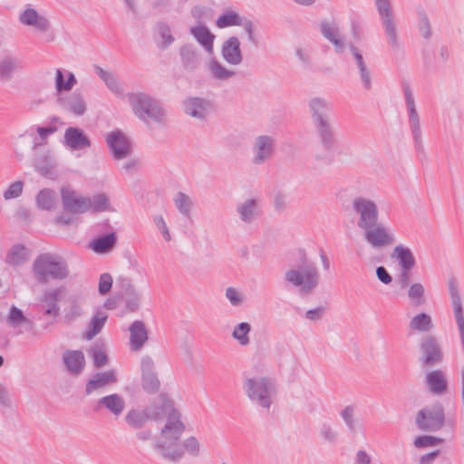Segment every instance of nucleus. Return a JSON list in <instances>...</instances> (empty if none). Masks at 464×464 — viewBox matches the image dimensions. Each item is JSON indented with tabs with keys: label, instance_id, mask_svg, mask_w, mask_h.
<instances>
[{
	"label": "nucleus",
	"instance_id": "obj_1",
	"mask_svg": "<svg viewBox=\"0 0 464 464\" xmlns=\"http://www.w3.org/2000/svg\"><path fill=\"white\" fill-rule=\"evenodd\" d=\"M285 284L298 291L301 295H312L320 285L321 276L317 266L303 254L300 264L287 269L284 274Z\"/></svg>",
	"mask_w": 464,
	"mask_h": 464
},
{
	"label": "nucleus",
	"instance_id": "obj_2",
	"mask_svg": "<svg viewBox=\"0 0 464 464\" xmlns=\"http://www.w3.org/2000/svg\"><path fill=\"white\" fill-rule=\"evenodd\" d=\"M243 390L252 402L265 410H269L277 393L276 382L268 376L246 377Z\"/></svg>",
	"mask_w": 464,
	"mask_h": 464
},
{
	"label": "nucleus",
	"instance_id": "obj_3",
	"mask_svg": "<svg viewBox=\"0 0 464 464\" xmlns=\"http://www.w3.org/2000/svg\"><path fill=\"white\" fill-rule=\"evenodd\" d=\"M33 271L40 283H47L50 278L63 280L69 276V267L66 261L53 254H42L36 257L33 265Z\"/></svg>",
	"mask_w": 464,
	"mask_h": 464
},
{
	"label": "nucleus",
	"instance_id": "obj_4",
	"mask_svg": "<svg viewBox=\"0 0 464 464\" xmlns=\"http://www.w3.org/2000/svg\"><path fill=\"white\" fill-rule=\"evenodd\" d=\"M352 209L357 216L356 225L360 229L370 228L379 219L376 203L365 197H355L352 200Z\"/></svg>",
	"mask_w": 464,
	"mask_h": 464
},
{
	"label": "nucleus",
	"instance_id": "obj_5",
	"mask_svg": "<svg viewBox=\"0 0 464 464\" xmlns=\"http://www.w3.org/2000/svg\"><path fill=\"white\" fill-rule=\"evenodd\" d=\"M128 101L137 116H163L160 102L145 92H129Z\"/></svg>",
	"mask_w": 464,
	"mask_h": 464
},
{
	"label": "nucleus",
	"instance_id": "obj_6",
	"mask_svg": "<svg viewBox=\"0 0 464 464\" xmlns=\"http://www.w3.org/2000/svg\"><path fill=\"white\" fill-rule=\"evenodd\" d=\"M444 410L440 403L423 408L416 416L418 428L425 431H436L440 430L444 424Z\"/></svg>",
	"mask_w": 464,
	"mask_h": 464
},
{
	"label": "nucleus",
	"instance_id": "obj_7",
	"mask_svg": "<svg viewBox=\"0 0 464 464\" xmlns=\"http://www.w3.org/2000/svg\"><path fill=\"white\" fill-rule=\"evenodd\" d=\"M375 5L388 43L392 48L396 49L399 46V41L395 16L391 2L390 0H375Z\"/></svg>",
	"mask_w": 464,
	"mask_h": 464
},
{
	"label": "nucleus",
	"instance_id": "obj_8",
	"mask_svg": "<svg viewBox=\"0 0 464 464\" xmlns=\"http://www.w3.org/2000/svg\"><path fill=\"white\" fill-rule=\"evenodd\" d=\"M314 125L321 139L323 151H315L314 158L323 160L325 163H331L334 160L332 149L334 144V138L328 118H316Z\"/></svg>",
	"mask_w": 464,
	"mask_h": 464
},
{
	"label": "nucleus",
	"instance_id": "obj_9",
	"mask_svg": "<svg viewBox=\"0 0 464 464\" xmlns=\"http://www.w3.org/2000/svg\"><path fill=\"white\" fill-rule=\"evenodd\" d=\"M107 146L114 160H124L132 152L131 140L121 130H114L105 138Z\"/></svg>",
	"mask_w": 464,
	"mask_h": 464
},
{
	"label": "nucleus",
	"instance_id": "obj_10",
	"mask_svg": "<svg viewBox=\"0 0 464 464\" xmlns=\"http://www.w3.org/2000/svg\"><path fill=\"white\" fill-rule=\"evenodd\" d=\"M420 351V362L424 366L431 367L443 361L442 348L433 335H426L421 339Z\"/></svg>",
	"mask_w": 464,
	"mask_h": 464
},
{
	"label": "nucleus",
	"instance_id": "obj_11",
	"mask_svg": "<svg viewBox=\"0 0 464 464\" xmlns=\"http://www.w3.org/2000/svg\"><path fill=\"white\" fill-rule=\"evenodd\" d=\"M276 149V140L270 135H259L255 138L251 151V162L254 165H262L270 160Z\"/></svg>",
	"mask_w": 464,
	"mask_h": 464
},
{
	"label": "nucleus",
	"instance_id": "obj_12",
	"mask_svg": "<svg viewBox=\"0 0 464 464\" xmlns=\"http://www.w3.org/2000/svg\"><path fill=\"white\" fill-rule=\"evenodd\" d=\"M63 208L72 214H82L90 211V197L78 194L70 187L61 188Z\"/></svg>",
	"mask_w": 464,
	"mask_h": 464
},
{
	"label": "nucleus",
	"instance_id": "obj_13",
	"mask_svg": "<svg viewBox=\"0 0 464 464\" xmlns=\"http://www.w3.org/2000/svg\"><path fill=\"white\" fill-rule=\"evenodd\" d=\"M364 240L373 248L379 249L390 246L395 242V237L391 230L378 221L370 227L363 228Z\"/></svg>",
	"mask_w": 464,
	"mask_h": 464
},
{
	"label": "nucleus",
	"instance_id": "obj_14",
	"mask_svg": "<svg viewBox=\"0 0 464 464\" xmlns=\"http://www.w3.org/2000/svg\"><path fill=\"white\" fill-rule=\"evenodd\" d=\"M66 288L58 286L47 289L41 297L43 315L55 320L60 314V301L65 296Z\"/></svg>",
	"mask_w": 464,
	"mask_h": 464
},
{
	"label": "nucleus",
	"instance_id": "obj_15",
	"mask_svg": "<svg viewBox=\"0 0 464 464\" xmlns=\"http://www.w3.org/2000/svg\"><path fill=\"white\" fill-rule=\"evenodd\" d=\"M154 449L162 459L170 462H177L184 456L179 439L160 436L154 442Z\"/></svg>",
	"mask_w": 464,
	"mask_h": 464
},
{
	"label": "nucleus",
	"instance_id": "obj_16",
	"mask_svg": "<svg viewBox=\"0 0 464 464\" xmlns=\"http://www.w3.org/2000/svg\"><path fill=\"white\" fill-rule=\"evenodd\" d=\"M63 144L71 150H81L91 147L92 143L84 131L77 127H68L64 131Z\"/></svg>",
	"mask_w": 464,
	"mask_h": 464
},
{
	"label": "nucleus",
	"instance_id": "obj_17",
	"mask_svg": "<svg viewBox=\"0 0 464 464\" xmlns=\"http://www.w3.org/2000/svg\"><path fill=\"white\" fill-rule=\"evenodd\" d=\"M57 102L65 111L76 115L84 114L87 109L85 98L79 90H75L69 95L59 97Z\"/></svg>",
	"mask_w": 464,
	"mask_h": 464
},
{
	"label": "nucleus",
	"instance_id": "obj_18",
	"mask_svg": "<svg viewBox=\"0 0 464 464\" xmlns=\"http://www.w3.org/2000/svg\"><path fill=\"white\" fill-rule=\"evenodd\" d=\"M19 22L27 26H34L40 33H47L51 30L50 21L32 7L24 9L19 14Z\"/></svg>",
	"mask_w": 464,
	"mask_h": 464
},
{
	"label": "nucleus",
	"instance_id": "obj_19",
	"mask_svg": "<svg viewBox=\"0 0 464 464\" xmlns=\"http://www.w3.org/2000/svg\"><path fill=\"white\" fill-rule=\"evenodd\" d=\"M150 419L159 421L164 418H169L173 411H179L174 408L173 401L166 395L161 393L158 401L146 409Z\"/></svg>",
	"mask_w": 464,
	"mask_h": 464
},
{
	"label": "nucleus",
	"instance_id": "obj_20",
	"mask_svg": "<svg viewBox=\"0 0 464 464\" xmlns=\"http://www.w3.org/2000/svg\"><path fill=\"white\" fill-rule=\"evenodd\" d=\"M118 381L117 374L114 370L96 372L92 375L85 385V393L92 394L93 392L102 390L110 384L116 383Z\"/></svg>",
	"mask_w": 464,
	"mask_h": 464
},
{
	"label": "nucleus",
	"instance_id": "obj_21",
	"mask_svg": "<svg viewBox=\"0 0 464 464\" xmlns=\"http://www.w3.org/2000/svg\"><path fill=\"white\" fill-rule=\"evenodd\" d=\"M185 429V424L181 420V413L179 411H173L170 416L166 419L165 424L160 430V436L180 440Z\"/></svg>",
	"mask_w": 464,
	"mask_h": 464
},
{
	"label": "nucleus",
	"instance_id": "obj_22",
	"mask_svg": "<svg viewBox=\"0 0 464 464\" xmlns=\"http://www.w3.org/2000/svg\"><path fill=\"white\" fill-rule=\"evenodd\" d=\"M351 54L356 65V68L360 74V79L362 83V86L365 90H370L372 88V78H371V71L366 64V62L362 56V53L353 43L348 44Z\"/></svg>",
	"mask_w": 464,
	"mask_h": 464
},
{
	"label": "nucleus",
	"instance_id": "obj_23",
	"mask_svg": "<svg viewBox=\"0 0 464 464\" xmlns=\"http://www.w3.org/2000/svg\"><path fill=\"white\" fill-rule=\"evenodd\" d=\"M236 211L243 223L251 224L259 216V200L246 198L237 205Z\"/></svg>",
	"mask_w": 464,
	"mask_h": 464
},
{
	"label": "nucleus",
	"instance_id": "obj_24",
	"mask_svg": "<svg viewBox=\"0 0 464 464\" xmlns=\"http://www.w3.org/2000/svg\"><path fill=\"white\" fill-rule=\"evenodd\" d=\"M224 60L231 65H237L243 60L240 49V41L236 36H231L222 44L221 50Z\"/></svg>",
	"mask_w": 464,
	"mask_h": 464
},
{
	"label": "nucleus",
	"instance_id": "obj_25",
	"mask_svg": "<svg viewBox=\"0 0 464 464\" xmlns=\"http://www.w3.org/2000/svg\"><path fill=\"white\" fill-rule=\"evenodd\" d=\"M429 391L437 395L444 394L448 389V381L443 371L437 369L426 373L424 378Z\"/></svg>",
	"mask_w": 464,
	"mask_h": 464
},
{
	"label": "nucleus",
	"instance_id": "obj_26",
	"mask_svg": "<svg viewBox=\"0 0 464 464\" xmlns=\"http://www.w3.org/2000/svg\"><path fill=\"white\" fill-rule=\"evenodd\" d=\"M63 361L71 374L79 375L84 369L85 358L82 351L67 350L63 353Z\"/></svg>",
	"mask_w": 464,
	"mask_h": 464
},
{
	"label": "nucleus",
	"instance_id": "obj_27",
	"mask_svg": "<svg viewBox=\"0 0 464 464\" xmlns=\"http://www.w3.org/2000/svg\"><path fill=\"white\" fill-rule=\"evenodd\" d=\"M102 409H106L112 415L118 417L125 409V401L123 398L117 393L106 395L97 401L95 410L100 411Z\"/></svg>",
	"mask_w": 464,
	"mask_h": 464
},
{
	"label": "nucleus",
	"instance_id": "obj_28",
	"mask_svg": "<svg viewBox=\"0 0 464 464\" xmlns=\"http://www.w3.org/2000/svg\"><path fill=\"white\" fill-rule=\"evenodd\" d=\"M94 71L113 94L120 98L124 96L123 86L115 73L108 72L99 65H94Z\"/></svg>",
	"mask_w": 464,
	"mask_h": 464
},
{
	"label": "nucleus",
	"instance_id": "obj_29",
	"mask_svg": "<svg viewBox=\"0 0 464 464\" xmlns=\"http://www.w3.org/2000/svg\"><path fill=\"white\" fill-rule=\"evenodd\" d=\"M130 346L132 351H139L148 340V334L143 322L135 321L130 328Z\"/></svg>",
	"mask_w": 464,
	"mask_h": 464
},
{
	"label": "nucleus",
	"instance_id": "obj_30",
	"mask_svg": "<svg viewBox=\"0 0 464 464\" xmlns=\"http://www.w3.org/2000/svg\"><path fill=\"white\" fill-rule=\"evenodd\" d=\"M190 34L208 53H213L215 35L207 26L199 24L198 26L191 27Z\"/></svg>",
	"mask_w": 464,
	"mask_h": 464
},
{
	"label": "nucleus",
	"instance_id": "obj_31",
	"mask_svg": "<svg viewBox=\"0 0 464 464\" xmlns=\"http://www.w3.org/2000/svg\"><path fill=\"white\" fill-rule=\"evenodd\" d=\"M179 55L185 70L195 71L199 64V54L193 44H184L179 49Z\"/></svg>",
	"mask_w": 464,
	"mask_h": 464
},
{
	"label": "nucleus",
	"instance_id": "obj_32",
	"mask_svg": "<svg viewBox=\"0 0 464 464\" xmlns=\"http://www.w3.org/2000/svg\"><path fill=\"white\" fill-rule=\"evenodd\" d=\"M320 29L324 37L334 44V51L337 53H342L344 51L345 44L339 35L338 28L332 24L322 23Z\"/></svg>",
	"mask_w": 464,
	"mask_h": 464
},
{
	"label": "nucleus",
	"instance_id": "obj_33",
	"mask_svg": "<svg viewBox=\"0 0 464 464\" xmlns=\"http://www.w3.org/2000/svg\"><path fill=\"white\" fill-rule=\"evenodd\" d=\"M392 257L396 258L403 270H411L415 266V257L411 249L403 245L396 246Z\"/></svg>",
	"mask_w": 464,
	"mask_h": 464
},
{
	"label": "nucleus",
	"instance_id": "obj_34",
	"mask_svg": "<svg viewBox=\"0 0 464 464\" xmlns=\"http://www.w3.org/2000/svg\"><path fill=\"white\" fill-rule=\"evenodd\" d=\"M173 203L179 213L186 219L191 218L194 202L190 196L181 191L175 194Z\"/></svg>",
	"mask_w": 464,
	"mask_h": 464
},
{
	"label": "nucleus",
	"instance_id": "obj_35",
	"mask_svg": "<svg viewBox=\"0 0 464 464\" xmlns=\"http://www.w3.org/2000/svg\"><path fill=\"white\" fill-rule=\"evenodd\" d=\"M21 68V62L17 58L12 56L3 57L0 60V81H10L13 73Z\"/></svg>",
	"mask_w": 464,
	"mask_h": 464
},
{
	"label": "nucleus",
	"instance_id": "obj_36",
	"mask_svg": "<svg viewBox=\"0 0 464 464\" xmlns=\"http://www.w3.org/2000/svg\"><path fill=\"white\" fill-rule=\"evenodd\" d=\"M150 420V415L147 410H130L125 415V421L130 428L134 430H140L144 427Z\"/></svg>",
	"mask_w": 464,
	"mask_h": 464
},
{
	"label": "nucleus",
	"instance_id": "obj_37",
	"mask_svg": "<svg viewBox=\"0 0 464 464\" xmlns=\"http://www.w3.org/2000/svg\"><path fill=\"white\" fill-rule=\"evenodd\" d=\"M82 307L77 296L72 295L68 299V305L64 308L63 322L71 324L82 314Z\"/></svg>",
	"mask_w": 464,
	"mask_h": 464
},
{
	"label": "nucleus",
	"instance_id": "obj_38",
	"mask_svg": "<svg viewBox=\"0 0 464 464\" xmlns=\"http://www.w3.org/2000/svg\"><path fill=\"white\" fill-rule=\"evenodd\" d=\"M6 324L12 328H18L22 325H31L32 322L24 314L21 309L12 305L6 317Z\"/></svg>",
	"mask_w": 464,
	"mask_h": 464
},
{
	"label": "nucleus",
	"instance_id": "obj_39",
	"mask_svg": "<svg viewBox=\"0 0 464 464\" xmlns=\"http://www.w3.org/2000/svg\"><path fill=\"white\" fill-rule=\"evenodd\" d=\"M106 320L107 315L103 312H97L88 325V329L85 333V338L87 340L94 338L103 328Z\"/></svg>",
	"mask_w": 464,
	"mask_h": 464
},
{
	"label": "nucleus",
	"instance_id": "obj_40",
	"mask_svg": "<svg viewBox=\"0 0 464 464\" xmlns=\"http://www.w3.org/2000/svg\"><path fill=\"white\" fill-rule=\"evenodd\" d=\"M410 328L418 332H429L433 328L430 315L425 313L416 314L410 321Z\"/></svg>",
	"mask_w": 464,
	"mask_h": 464
},
{
	"label": "nucleus",
	"instance_id": "obj_41",
	"mask_svg": "<svg viewBox=\"0 0 464 464\" xmlns=\"http://www.w3.org/2000/svg\"><path fill=\"white\" fill-rule=\"evenodd\" d=\"M76 82L77 80L72 72H67V80L64 81L63 71L61 69L56 70L55 87L58 92L71 91Z\"/></svg>",
	"mask_w": 464,
	"mask_h": 464
},
{
	"label": "nucleus",
	"instance_id": "obj_42",
	"mask_svg": "<svg viewBox=\"0 0 464 464\" xmlns=\"http://www.w3.org/2000/svg\"><path fill=\"white\" fill-rule=\"evenodd\" d=\"M56 201V194L53 189L44 188L40 190L36 197V204L38 208L50 210L53 208Z\"/></svg>",
	"mask_w": 464,
	"mask_h": 464
},
{
	"label": "nucleus",
	"instance_id": "obj_43",
	"mask_svg": "<svg viewBox=\"0 0 464 464\" xmlns=\"http://www.w3.org/2000/svg\"><path fill=\"white\" fill-rule=\"evenodd\" d=\"M251 331L250 324L242 322L237 324L232 332V337L237 341L241 346H246L250 343L249 333Z\"/></svg>",
	"mask_w": 464,
	"mask_h": 464
},
{
	"label": "nucleus",
	"instance_id": "obj_44",
	"mask_svg": "<svg viewBox=\"0 0 464 464\" xmlns=\"http://www.w3.org/2000/svg\"><path fill=\"white\" fill-rule=\"evenodd\" d=\"M116 243L115 233H110L100 237L92 242V247L96 253H105L110 250Z\"/></svg>",
	"mask_w": 464,
	"mask_h": 464
},
{
	"label": "nucleus",
	"instance_id": "obj_45",
	"mask_svg": "<svg viewBox=\"0 0 464 464\" xmlns=\"http://www.w3.org/2000/svg\"><path fill=\"white\" fill-rule=\"evenodd\" d=\"M28 259V251L23 245H15L9 251L6 260L9 264L17 266Z\"/></svg>",
	"mask_w": 464,
	"mask_h": 464
},
{
	"label": "nucleus",
	"instance_id": "obj_46",
	"mask_svg": "<svg viewBox=\"0 0 464 464\" xmlns=\"http://www.w3.org/2000/svg\"><path fill=\"white\" fill-rule=\"evenodd\" d=\"M111 203L109 198L104 193H98L90 198V211L103 212L110 210Z\"/></svg>",
	"mask_w": 464,
	"mask_h": 464
},
{
	"label": "nucleus",
	"instance_id": "obj_47",
	"mask_svg": "<svg viewBox=\"0 0 464 464\" xmlns=\"http://www.w3.org/2000/svg\"><path fill=\"white\" fill-rule=\"evenodd\" d=\"M424 293V286L420 283H414L409 287L408 297L413 305L420 306L425 303Z\"/></svg>",
	"mask_w": 464,
	"mask_h": 464
},
{
	"label": "nucleus",
	"instance_id": "obj_48",
	"mask_svg": "<svg viewBox=\"0 0 464 464\" xmlns=\"http://www.w3.org/2000/svg\"><path fill=\"white\" fill-rule=\"evenodd\" d=\"M241 24L242 18L240 15L232 11L221 14L216 22L217 26L219 28L240 25Z\"/></svg>",
	"mask_w": 464,
	"mask_h": 464
},
{
	"label": "nucleus",
	"instance_id": "obj_49",
	"mask_svg": "<svg viewBox=\"0 0 464 464\" xmlns=\"http://www.w3.org/2000/svg\"><path fill=\"white\" fill-rule=\"evenodd\" d=\"M157 30L160 38L162 39L160 47L161 49L168 48L175 40L173 35L171 34L170 26L165 22H158Z\"/></svg>",
	"mask_w": 464,
	"mask_h": 464
},
{
	"label": "nucleus",
	"instance_id": "obj_50",
	"mask_svg": "<svg viewBox=\"0 0 464 464\" xmlns=\"http://www.w3.org/2000/svg\"><path fill=\"white\" fill-rule=\"evenodd\" d=\"M309 107L314 116H324L331 112V105L322 98L312 99Z\"/></svg>",
	"mask_w": 464,
	"mask_h": 464
},
{
	"label": "nucleus",
	"instance_id": "obj_51",
	"mask_svg": "<svg viewBox=\"0 0 464 464\" xmlns=\"http://www.w3.org/2000/svg\"><path fill=\"white\" fill-rule=\"evenodd\" d=\"M342 419L351 432H354L357 428V420L355 419V408L353 405L345 406L340 412Z\"/></svg>",
	"mask_w": 464,
	"mask_h": 464
},
{
	"label": "nucleus",
	"instance_id": "obj_52",
	"mask_svg": "<svg viewBox=\"0 0 464 464\" xmlns=\"http://www.w3.org/2000/svg\"><path fill=\"white\" fill-rule=\"evenodd\" d=\"M209 69L213 76L218 80H227L236 74L235 72L227 69L216 60L210 62Z\"/></svg>",
	"mask_w": 464,
	"mask_h": 464
},
{
	"label": "nucleus",
	"instance_id": "obj_53",
	"mask_svg": "<svg viewBox=\"0 0 464 464\" xmlns=\"http://www.w3.org/2000/svg\"><path fill=\"white\" fill-rule=\"evenodd\" d=\"M181 446L184 452L187 451L192 457H198L200 454L201 444L195 436H189L185 439Z\"/></svg>",
	"mask_w": 464,
	"mask_h": 464
},
{
	"label": "nucleus",
	"instance_id": "obj_54",
	"mask_svg": "<svg viewBox=\"0 0 464 464\" xmlns=\"http://www.w3.org/2000/svg\"><path fill=\"white\" fill-rule=\"evenodd\" d=\"M160 386L157 373L142 375V388L149 393H155Z\"/></svg>",
	"mask_w": 464,
	"mask_h": 464
},
{
	"label": "nucleus",
	"instance_id": "obj_55",
	"mask_svg": "<svg viewBox=\"0 0 464 464\" xmlns=\"http://www.w3.org/2000/svg\"><path fill=\"white\" fill-rule=\"evenodd\" d=\"M410 127L414 139L415 149L418 152L423 153V145L421 142L420 127L419 118H411Z\"/></svg>",
	"mask_w": 464,
	"mask_h": 464
},
{
	"label": "nucleus",
	"instance_id": "obj_56",
	"mask_svg": "<svg viewBox=\"0 0 464 464\" xmlns=\"http://www.w3.org/2000/svg\"><path fill=\"white\" fill-rule=\"evenodd\" d=\"M320 437L326 442L334 444L338 439V432L327 422L321 425L319 430Z\"/></svg>",
	"mask_w": 464,
	"mask_h": 464
},
{
	"label": "nucleus",
	"instance_id": "obj_57",
	"mask_svg": "<svg viewBox=\"0 0 464 464\" xmlns=\"http://www.w3.org/2000/svg\"><path fill=\"white\" fill-rule=\"evenodd\" d=\"M140 295L136 289L129 285L128 295L126 297V307L130 312L136 311L140 306Z\"/></svg>",
	"mask_w": 464,
	"mask_h": 464
},
{
	"label": "nucleus",
	"instance_id": "obj_58",
	"mask_svg": "<svg viewBox=\"0 0 464 464\" xmlns=\"http://www.w3.org/2000/svg\"><path fill=\"white\" fill-rule=\"evenodd\" d=\"M152 219H153V223H154L155 227L160 233V235L162 236L164 240L167 242H169L172 237H171L170 231L169 229V227H168L163 216L162 215H154Z\"/></svg>",
	"mask_w": 464,
	"mask_h": 464
},
{
	"label": "nucleus",
	"instance_id": "obj_59",
	"mask_svg": "<svg viewBox=\"0 0 464 464\" xmlns=\"http://www.w3.org/2000/svg\"><path fill=\"white\" fill-rule=\"evenodd\" d=\"M448 290L452 305L461 304V297L456 278L450 277L448 280Z\"/></svg>",
	"mask_w": 464,
	"mask_h": 464
},
{
	"label": "nucleus",
	"instance_id": "obj_60",
	"mask_svg": "<svg viewBox=\"0 0 464 464\" xmlns=\"http://www.w3.org/2000/svg\"><path fill=\"white\" fill-rule=\"evenodd\" d=\"M225 295L232 306H240L244 303L243 294L235 287H227Z\"/></svg>",
	"mask_w": 464,
	"mask_h": 464
},
{
	"label": "nucleus",
	"instance_id": "obj_61",
	"mask_svg": "<svg viewBox=\"0 0 464 464\" xmlns=\"http://www.w3.org/2000/svg\"><path fill=\"white\" fill-rule=\"evenodd\" d=\"M419 17V31L423 38L429 39L431 36V29L428 15L424 12L420 11Z\"/></svg>",
	"mask_w": 464,
	"mask_h": 464
},
{
	"label": "nucleus",
	"instance_id": "obj_62",
	"mask_svg": "<svg viewBox=\"0 0 464 464\" xmlns=\"http://www.w3.org/2000/svg\"><path fill=\"white\" fill-rule=\"evenodd\" d=\"M23 192V182L15 181L12 183L9 188L4 192V198L9 200L18 198Z\"/></svg>",
	"mask_w": 464,
	"mask_h": 464
},
{
	"label": "nucleus",
	"instance_id": "obj_63",
	"mask_svg": "<svg viewBox=\"0 0 464 464\" xmlns=\"http://www.w3.org/2000/svg\"><path fill=\"white\" fill-rule=\"evenodd\" d=\"M440 441H441V440L439 438H436L433 436H429V435H424V436H420V437L416 438L414 440V445L417 448H426V447L437 445Z\"/></svg>",
	"mask_w": 464,
	"mask_h": 464
},
{
	"label": "nucleus",
	"instance_id": "obj_64",
	"mask_svg": "<svg viewBox=\"0 0 464 464\" xmlns=\"http://www.w3.org/2000/svg\"><path fill=\"white\" fill-rule=\"evenodd\" d=\"M91 352L95 367L101 368L106 364L107 355L102 348L95 346L92 348Z\"/></svg>",
	"mask_w": 464,
	"mask_h": 464
}]
</instances>
